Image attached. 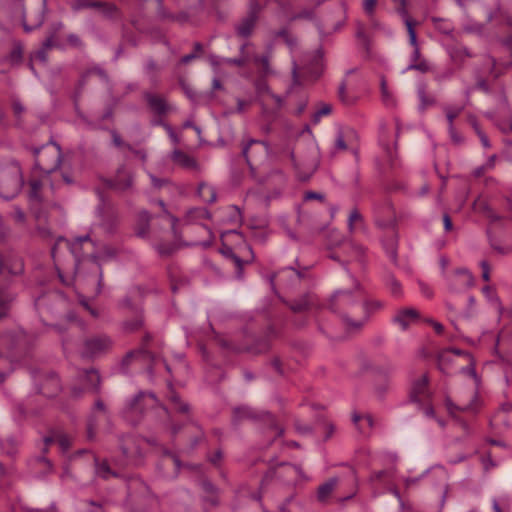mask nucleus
<instances>
[{"mask_svg": "<svg viewBox=\"0 0 512 512\" xmlns=\"http://www.w3.org/2000/svg\"><path fill=\"white\" fill-rule=\"evenodd\" d=\"M275 37H280L284 40V42L286 43V45L290 48V49H293L296 45H297V39L296 37H294L289 31L287 28H282L280 29L279 31L275 32L274 34Z\"/></svg>", "mask_w": 512, "mask_h": 512, "instance_id": "59", "label": "nucleus"}, {"mask_svg": "<svg viewBox=\"0 0 512 512\" xmlns=\"http://www.w3.org/2000/svg\"><path fill=\"white\" fill-rule=\"evenodd\" d=\"M276 336L275 329L268 327L266 335L263 338H255L252 335L245 333L244 341L237 342L236 340H229L224 336L217 335L215 340L217 344L224 350L233 353H253L260 354L265 353L270 349V337Z\"/></svg>", "mask_w": 512, "mask_h": 512, "instance_id": "3", "label": "nucleus"}, {"mask_svg": "<svg viewBox=\"0 0 512 512\" xmlns=\"http://www.w3.org/2000/svg\"><path fill=\"white\" fill-rule=\"evenodd\" d=\"M429 378L427 374H423L420 378L413 381L410 390V400L415 403H420L425 397L428 396Z\"/></svg>", "mask_w": 512, "mask_h": 512, "instance_id": "28", "label": "nucleus"}, {"mask_svg": "<svg viewBox=\"0 0 512 512\" xmlns=\"http://www.w3.org/2000/svg\"><path fill=\"white\" fill-rule=\"evenodd\" d=\"M170 159L172 162L177 164L178 166L188 169V170H198L199 164L197 160L185 153L180 149H174L170 154Z\"/></svg>", "mask_w": 512, "mask_h": 512, "instance_id": "30", "label": "nucleus"}, {"mask_svg": "<svg viewBox=\"0 0 512 512\" xmlns=\"http://www.w3.org/2000/svg\"><path fill=\"white\" fill-rule=\"evenodd\" d=\"M6 60L11 65H18L23 60V45L21 42H14L13 48L10 53L7 55Z\"/></svg>", "mask_w": 512, "mask_h": 512, "instance_id": "52", "label": "nucleus"}, {"mask_svg": "<svg viewBox=\"0 0 512 512\" xmlns=\"http://www.w3.org/2000/svg\"><path fill=\"white\" fill-rule=\"evenodd\" d=\"M95 471L96 474L104 480H108L111 477H118V473L110 468L106 460L99 461L95 459Z\"/></svg>", "mask_w": 512, "mask_h": 512, "instance_id": "47", "label": "nucleus"}, {"mask_svg": "<svg viewBox=\"0 0 512 512\" xmlns=\"http://www.w3.org/2000/svg\"><path fill=\"white\" fill-rule=\"evenodd\" d=\"M145 319L142 312H139L132 319L124 320L121 324L125 333H135L143 329Z\"/></svg>", "mask_w": 512, "mask_h": 512, "instance_id": "40", "label": "nucleus"}, {"mask_svg": "<svg viewBox=\"0 0 512 512\" xmlns=\"http://www.w3.org/2000/svg\"><path fill=\"white\" fill-rule=\"evenodd\" d=\"M449 56L453 62L463 65L466 58H472L474 55L465 46H454L448 50Z\"/></svg>", "mask_w": 512, "mask_h": 512, "instance_id": "44", "label": "nucleus"}, {"mask_svg": "<svg viewBox=\"0 0 512 512\" xmlns=\"http://www.w3.org/2000/svg\"><path fill=\"white\" fill-rule=\"evenodd\" d=\"M113 347V340L107 334H99L88 337L84 340L81 356L92 359L107 353Z\"/></svg>", "mask_w": 512, "mask_h": 512, "instance_id": "11", "label": "nucleus"}, {"mask_svg": "<svg viewBox=\"0 0 512 512\" xmlns=\"http://www.w3.org/2000/svg\"><path fill=\"white\" fill-rule=\"evenodd\" d=\"M493 512H511L512 511V498L508 494H502L498 497H493L491 500Z\"/></svg>", "mask_w": 512, "mask_h": 512, "instance_id": "43", "label": "nucleus"}, {"mask_svg": "<svg viewBox=\"0 0 512 512\" xmlns=\"http://www.w3.org/2000/svg\"><path fill=\"white\" fill-rule=\"evenodd\" d=\"M277 483L283 486H294L297 484L296 465L289 462H280L271 466L263 475L260 483V490L268 485Z\"/></svg>", "mask_w": 512, "mask_h": 512, "instance_id": "6", "label": "nucleus"}, {"mask_svg": "<svg viewBox=\"0 0 512 512\" xmlns=\"http://www.w3.org/2000/svg\"><path fill=\"white\" fill-rule=\"evenodd\" d=\"M202 52H203V45H202L200 42H195V43H194V46H193V52H191V53H189V54L184 55V56L180 59V63H182V64H188V63H190L192 60H194V59L198 58Z\"/></svg>", "mask_w": 512, "mask_h": 512, "instance_id": "61", "label": "nucleus"}, {"mask_svg": "<svg viewBox=\"0 0 512 512\" xmlns=\"http://www.w3.org/2000/svg\"><path fill=\"white\" fill-rule=\"evenodd\" d=\"M490 425L495 429L512 426V402L503 403L490 418Z\"/></svg>", "mask_w": 512, "mask_h": 512, "instance_id": "21", "label": "nucleus"}, {"mask_svg": "<svg viewBox=\"0 0 512 512\" xmlns=\"http://www.w3.org/2000/svg\"><path fill=\"white\" fill-rule=\"evenodd\" d=\"M244 253H247V258L243 260L240 256L232 253L231 259L233 260L235 266H236V276L237 278H242L243 276V266L245 263H251L254 260V252L251 248V246L247 245L244 250Z\"/></svg>", "mask_w": 512, "mask_h": 512, "instance_id": "42", "label": "nucleus"}, {"mask_svg": "<svg viewBox=\"0 0 512 512\" xmlns=\"http://www.w3.org/2000/svg\"><path fill=\"white\" fill-rule=\"evenodd\" d=\"M473 207L476 211L482 213L490 223L502 222L503 220V217L497 214L490 204L484 199H476L473 203Z\"/></svg>", "mask_w": 512, "mask_h": 512, "instance_id": "33", "label": "nucleus"}, {"mask_svg": "<svg viewBox=\"0 0 512 512\" xmlns=\"http://www.w3.org/2000/svg\"><path fill=\"white\" fill-rule=\"evenodd\" d=\"M487 236L491 248L498 254L508 255L512 253V233L509 236L500 239L499 237L494 235L490 229H488Z\"/></svg>", "mask_w": 512, "mask_h": 512, "instance_id": "27", "label": "nucleus"}, {"mask_svg": "<svg viewBox=\"0 0 512 512\" xmlns=\"http://www.w3.org/2000/svg\"><path fill=\"white\" fill-rule=\"evenodd\" d=\"M493 121L502 133L509 134L512 132V114L508 109L497 115Z\"/></svg>", "mask_w": 512, "mask_h": 512, "instance_id": "41", "label": "nucleus"}, {"mask_svg": "<svg viewBox=\"0 0 512 512\" xmlns=\"http://www.w3.org/2000/svg\"><path fill=\"white\" fill-rule=\"evenodd\" d=\"M153 338V334L146 331L141 339L139 348L127 352L123 357L121 361V368L127 371L133 360H142L143 362L150 363L148 372L152 375L154 373L153 363L156 360V354L150 351L148 347Z\"/></svg>", "mask_w": 512, "mask_h": 512, "instance_id": "8", "label": "nucleus"}, {"mask_svg": "<svg viewBox=\"0 0 512 512\" xmlns=\"http://www.w3.org/2000/svg\"><path fill=\"white\" fill-rule=\"evenodd\" d=\"M201 487L203 491L208 494L204 500L210 503L212 506H216L219 503L218 500V488L209 480H203L201 482Z\"/></svg>", "mask_w": 512, "mask_h": 512, "instance_id": "45", "label": "nucleus"}, {"mask_svg": "<svg viewBox=\"0 0 512 512\" xmlns=\"http://www.w3.org/2000/svg\"><path fill=\"white\" fill-rule=\"evenodd\" d=\"M243 420H263L273 422V415L267 411H257L249 406H239L233 409V423L237 424Z\"/></svg>", "mask_w": 512, "mask_h": 512, "instance_id": "16", "label": "nucleus"}, {"mask_svg": "<svg viewBox=\"0 0 512 512\" xmlns=\"http://www.w3.org/2000/svg\"><path fill=\"white\" fill-rule=\"evenodd\" d=\"M16 296L10 284H0V319L8 316Z\"/></svg>", "mask_w": 512, "mask_h": 512, "instance_id": "25", "label": "nucleus"}, {"mask_svg": "<svg viewBox=\"0 0 512 512\" xmlns=\"http://www.w3.org/2000/svg\"><path fill=\"white\" fill-rule=\"evenodd\" d=\"M66 304L64 295L58 291H50L39 296L34 306L39 315L42 317L44 313L54 314L62 309Z\"/></svg>", "mask_w": 512, "mask_h": 512, "instance_id": "13", "label": "nucleus"}, {"mask_svg": "<svg viewBox=\"0 0 512 512\" xmlns=\"http://www.w3.org/2000/svg\"><path fill=\"white\" fill-rule=\"evenodd\" d=\"M99 11L104 17L109 19L116 17L119 12L117 6L109 2H104Z\"/></svg>", "mask_w": 512, "mask_h": 512, "instance_id": "63", "label": "nucleus"}, {"mask_svg": "<svg viewBox=\"0 0 512 512\" xmlns=\"http://www.w3.org/2000/svg\"><path fill=\"white\" fill-rule=\"evenodd\" d=\"M145 73L148 76L151 84L153 86H158L159 84V76L158 73L160 71V68L156 61L152 58L148 59L145 67H144Z\"/></svg>", "mask_w": 512, "mask_h": 512, "instance_id": "49", "label": "nucleus"}, {"mask_svg": "<svg viewBox=\"0 0 512 512\" xmlns=\"http://www.w3.org/2000/svg\"><path fill=\"white\" fill-rule=\"evenodd\" d=\"M383 247L387 257L394 263L397 264L398 253L397 247L394 240H389L383 243Z\"/></svg>", "mask_w": 512, "mask_h": 512, "instance_id": "60", "label": "nucleus"}, {"mask_svg": "<svg viewBox=\"0 0 512 512\" xmlns=\"http://www.w3.org/2000/svg\"><path fill=\"white\" fill-rule=\"evenodd\" d=\"M30 191H29V201L31 205L40 204L42 201L40 191L42 188V182L38 179H33L29 182Z\"/></svg>", "mask_w": 512, "mask_h": 512, "instance_id": "53", "label": "nucleus"}, {"mask_svg": "<svg viewBox=\"0 0 512 512\" xmlns=\"http://www.w3.org/2000/svg\"><path fill=\"white\" fill-rule=\"evenodd\" d=\"M210 211L204 207H195L187 211L184 221L186 224H198L202 219H211Z\"/></svg>", "mask_w": 512, "mask_h": 512, "instance_id": "38", "label": "nucleus"}, {"mask_svg": "<svg viewBox=\"0 0 512 512\" xmlns=\"http://www.w3.org/2000/svg\"><path fill=\"white\" fill-rule=\"evenodd\" d=\"M80 512H104V509L100 503L86 500L83 501V508Z\"/></svg>", "mask_w": 512, "mask_h": 512, "instance_id": "64", "label": "nucleus"}, {"mask_svg": "<svg viewBox=\"0 0 512 512\" xmlns=\"http://www.w3.org/2000/svg\"><path fill=\"white\" fill-rule=\"evenodd\" d=\"M291 160L302 181L308 180L317 170L319 164L318 157L314 150L309 157L305 158L299 157L294 152H291Z\"/></svg>", "mask_w": 512, "mask_h": 512, "instance_id": "14", "label": "nucleus"}, {"mask_svg": "<svg viewBox=\"0 0 512 512\" xmlns=\"http://www.w3.org/2000/svg\"><path fill=\"white\" fill-rule=\"evenodd\" d=\"M43 441L44 453H47L48 447L53 443H57L63 453H66L70 449L72 444V438L68 434H66L62 428L59 427L51 428L48 431V434L44 436Z\"/></svg>", "mask_w": 512, "mask_h": 512, "instance_id": "18", "label": "nucleus"}, {"mask_svg": "<svg viewBox=\"0 0 512 512\" xmlns=\"http://www.w3.org/2000/svg\"><path fill=\"white\" fill-rule=\"evenodd\" d=\"M294 313L310 311L317 306V297L314 294H304L290 302H286Z\"/></svg>", "mask_w": 512, "mask_h": 512, "instance_id": "26", "label": "nucleus"}, {"mask_svg": "<svg viewBox=\"0 0 512 512\" xmlns=\"http://www.w3.org/2000/svg\"><path fill=\"white\" fill-rule=\"evenodd\" d=\"M91 75H97L99 76L101 79L107 81L108 80V75H107V72L101 68L100 66L98 65H95L89 69H87L81 76V80H80V85L81 86H84L87 79L91 76Z\"/></svg>", "mask_w": 512, "mask_h": 512, "instance_id": "57", "label": "nucleus"}, {"mask_svg": "<svg viewBox=\"0 0 512 512\" xmlns=\"http://www.w3.org/2000/svg\"><path fill=\"white\" fill-rule=\"evenodd\" d=\"M107 185L120 192L127 191L133 185V174L125 166H121L115 176L107 181Z\"/></svg>", "mask_w": 512, "mask_h": 512, "instance_id": "22", "label": "nucleus"}, {"mask_svg": "<svg viewBox=\"0 0 512 512\" xmlns=\"http://www.w3.org/2000/svg\"><path fill=\"white\" fill-rule=\"evenodd\" d=\"M158 405L159 400L155 393L139 391L126 401L121 414L125 421L131 425H137L149 409Z\"/></svg>", "mask_w": 512, "mask_h": 512, "instance_id": "4", "label": "nucleus"}, {"mask_svg": "<svg viewBox=\"0 0 512 512\" xmlns=\"http://www.w3.org/2000/svg\"><path fill=\"white\" fill-rule=\"evenodd\" d=\"M97 213L101 221V227L108 233L114 232L117 226V214L115 209L106 204L103 198H101V203L97 207Z\"/></svg>", "mask_w": 512, "mask_h": 512, "instance_id": "19", "label": "nucleus"}, {"mask_svg": "<svg viewBox=\"0 0 512 512\" xmlns=\"http://www.w3.org/2000/svg\"><path fill=\"white\" fill-rule=\"evenodd\" d=\"M463 109V106H447L444 108L448 125H454V120L460 115Z\"/></svg>", "mask_w": 512, "mask_h": 512, "instance_id": "62", "label": "nucleus"}, {"mask_svg": "<svg viewBox=\"0 0 512 512\" xmlns=\"http://www.w3.org/2000/svg\"><path fill=\"white\" fill-rule=\"evenodd\" d=\"M4 268V273L18 276L24 272V263L17 255H9L7 258H4Z\"/></svg>", "mask_w": 512, "mask_h": 512, "instance_id": "36", "label": "nucleus"}, {"mask_svg": "<svg viewBox=\"0 0 512 512\" xmlns=\"http://www.w3.org/2000/svg\"><path fill=\"white\" fill-rule=\"evenodd\" d=\"M33 153L35 157V168L45 174L56 171L61 165L62 152L56 142H52L51 145L47 144L39 148H34Z\"/></svg>", "mask_w": 512, "mask_h": 512, "instance_id": "7", "label": "nucleus"}, {"mask_svg": "<svg viewBox=\"0 0 512 512\" xmlns=\"http://www.w3.org/2000/svg\"><path fill=\"white\" fill-rule=\"evenodd\" d=\"M431 21L434 24L435 29L442 34L451 35L454 31V26L449 20L439 17H432Z\"/></svg>", "mask_w": 512, "mask_h": 512, "instance_id": "54", "label": "nucleus"}, {"mask_svg": "<svg viewBox=\"0 0 512 512\" xmlns=\"http://www.w3.org/2000/svg\"><path fill=\"white\" fill-rule=\"evenodd\" d=\"M45 6H46V1L42 0V10L40 12H38L36 21L32 25L27 23L26 14L24 13L22 24H23V29L25 32H27V33L32 32L33 30L39 28L43 24Z\"/></svg>", "mask_w": 512, "mask_h": 512, "instance_id": "55", "label": "nucleus"}, {"mask_svg": "<svg viewBox=\"0 0 512 512\" xmlns=\"http://www.w3.org/2000/svg\"><path fill=\"white\" fill-rule=\"evenodd\" d=\"M385 286L392 296L399 298L402 295V285L393 274L385 276Z\"/></svg>", "mask_w": 512, "mask_h": 512, "instance_id": "51", "label": "nucleus"}, {"mask_svg": "<svg viewBox=\"0 0 512 512\" xmlns=\"http://www.w3.org/2000/svg\"><path fill=\"white\" fill-rule=\"evenodd\" d=\"M198 195L207 203H214L217 199V192L213 186L200 183L197 189Z\"/></svg>", "mask_w": 512, "mask_h": 512, "instance_id": "48", "label": "nucleus"}, {"mask_svg": "<svg viewBox=\"0 0 512 512\" xmlns=\"http://www.w3.org/2000/svg\"><path fill=\"white\" fill-rule=\"evenodd\" d=\"M54 46V34H51L42 43V46L34 53V58L41 63H47L48 51Z\"/></svg>", "mask_w": 512, "mask_h": 512, "instance_id": "46", "label": "nucleus"}, {"mask_svg": "<svg viewBox=\"0 0 512 512\" xmlns=\"http://www.w3.org/2000/svg\"><path fill=\"white\" fill-rule=\"evenodd\" d=\"M19 443L16 438L8 437L0 441V448L5 454L14 456L18 451Z\"/></svg>", "mask_w": 512, "mask_h": 512, "instance_id": "56", "label": "nucleus"}, {"mask_svg": "<svg viewBox=\"0 0 512 512\" xmlns=\"http://www.w3.org/2000/svg\"><path fill=\"white\" fill-rule=\"evenodd\" d=\"M443 279L448 292L453 294L463 293L474 284L472 273L464 267L456 268L450 273H443Z\"/></svg>", "mask_w": 512, "mask_h": 512, "instance_id": "10", "label": "nucleus"}, {"mask_svg": "<svg viewBox=\"0 0 512 512\" xmlns=\"http://www.w3.org/2000/svg\"><path fill=\"white\" fill-rule=\"evenodd\" d=\"M382 306L383 304L380 301H362L360 299V306L357 307L359 309L360 316L357 318L356 322L353 323L355 327L362 329L370 319L371 315L380 310Z\"/></svg>", "mask_w": 512, "mask_h": 512, "instance_id": "23", "label": "nucleus"}, {"mask_svg": "<svg viewBox=\"0 0 512 512\" xmlns=\"http://www.w3.org/2000/svg\"><path fill=\"white\" fill-rule=\"evenodd\" d=\"M151 125L163 127L166 130V132L168 133V136L173 141V143H175V144L179 143V141H180L179 137L177 136V134L175 133V131L173 130L171 125L166 123L163 119L153 118L151 120Z\"/></svg>", "mask_w": 512, "mask_h": 512, "instance_id": "58", "label": "nucleus"}, {"mask_svg": "<svg viewBox=\"0 0 512 512\" xmlns=\"http://www.w3.org/2000/svg\"><path fill=\"white\" fill-rule=\"evenodd\" d=\"M31 376L35 382V388L38 394L51 398L58 395L61 391L60 379L54 372L40 374L36 371H31Z\"/></svg>", "mask_w": 512, "mask_h": 512, "instance_id": "12", "label": "nucleus"}, {"mask_svg": "<svg viewBox=\"0 0 512 512\" xmlns=\"http://www.w3.org/2000/svg\"><path fill=\"white\" fill-rule=\"evenodd\" d=\"M258 19L254 16L247 15L243 17L240 22L235 26L237 36L242 38H249L255 29Z\"/></svg>", "mask_w": 512, "mask_h": 512, "instance_id": "34", "label": "nucleus"}, {"mask_svg": "<svg viewBox=\"0 0 512 512\" xmlns=\"http://www.w3.org/2000/svg\"><path fill=\"white\" fill-rule=\"evenodd\" d=\"M477 400H478V394H477V392H473V394L471 396V400L468 404L460 406V405L454 404L450 399H447L446 405L451 414H453L455 411L476 413L478 411V408L476 406Z\"/></svg>", "mask_w": 512, "mask_h": 512, "instance_id": "39", "label": "nucleus"}, {"mask_svg": "<svg viewBox=\"0 0 512 512\" xmlns=\"http://www.w3.org/2000/svg\"><path fill=\"white\" fill-rule=\"evenodd\" d=\"M357 132L350 127L339 128L336 132L334 140V151H345L351 149L353 153H357V148L354 144L357 143Z\"/></svg>", "mask_w": 512, "mask_h": 512, "instance_id": "15", "label": "nucleus"}, {"mask_svg": "<svg viewBox=\"0 0 512 512\" xmlns=\"http://www.w3.org/2000/svg\"><path fill=\"white\" fill-rule=\"evenodd\" d=\"M417 95L420 100V105H419L420 110H425L428 106L433 105L435 102L434 98L427 94V87H426V84H424V83H421L418 85Z\"/></svg>", "mask_w": 512, "mask_h": 512, "instance_id": "50", "label": "nucleus"}, {"mask_svg": "<svg viewBox=\"0 0 512 512\" xmlns=\"http://www.w3.org/2000/svg\"><path fill=\"white\" fill-rule=\"evenodd\" d=\"M24 184L21 167L18 163H10L0 168V197L4 200L14 199Z\"/></svg>", "mask_w": 512, "mask_h": 512, "instance_id": "5", "label": "nucleus"}, {"mask_svg": "<svg viewBox=\"0 0 512 512\" xmlns=\"http://www.w3.org/2000/svg\"><path fill=\"white\" fill-rule=\"evenodd\" d=\"M419 318V313L413 308L400 310L393 318V322L398 324L402 330L408 329L412 322Z\"/></svg>", "mask_w": 512, "mask_h": 512, "instance_id": "32", "label": "nucleus"}, {"mask_svg": "<svg viewBox=\"0 0 512 512\" xmlns=\"http://www.w3.org/2000/svg\"><path fill=\"white\" fill-rule=\"evenodd\" d=\"M355 290L360 288V284L355 281ZM360 297L356 295V291L352 290H337L330 298L329 308L337 314L345 324V327L349 331L360 330L356 328L353 323L356 322L360 316L359 309Z\"/></svg>", "mask_w": 512, "mask_h": 512, "instance_id": "2", "label": "nucleus"}, {"mask_svg": "<svg viewBox=\"0 0 512 512\" xmlns=\"http://www.w3.org/2000/svg\"><path fill=\"white\" fill-rule=\"evenodd\" d=\"M375 223L380 228L393 226L395 221V211L390 201H385L382 205L374 208Z\"/></svg>", "mask_w": 512, "mask_h": 512, "instance_id": "20", "label": "nucleus"}, {"mask_svg": "<svg viewBox=\"0 0 512 512\" xmlns=\"http://www.w3.org/2000/svg\"><path fill=\"white\" fill-rule=\"evenodd\" d=\"M168 389L167 399L173 405V408L178 413L188 414L190 411V405L181 400L179 394L174 390L171 382L168 383Z\"/></svg>", "mask_w": 512, "mask_h": 512, "instance_id": "35", "label": "nucleus"}, {"mask_svg": "<svg viewBox=\"0 0 512 512\" xmlns=\"http://www.w3.org/2000/svg\"><path fill=\"white\" fill-rule=\"evenodd\" d=\"M70 252L75 259V279L79 282H87L94 286L93 290L96 295L102 291L103 270L99 260L107 261L114 259L119 254V249L106 245L102 248L99 255L94 253L83 255L82 245L90 243L95 247V242L89 234L79 236L73 241H66Z\"/></svg>", "mask_w": 512, "mask_h": 512, "instance_id": "1", "label": "nucleus"}, {"mask_svg": "<svg viewBox=\"0 0 512 512\" xmlns=\"http://www.w3.org/2000/svg\"><path fill=\"white\" fill-rule=\"evenodd\" d=\"M143 97L149 110L154 115V118L163 119V117L170 112L171 106L164 96L151 92H144Z\"/></svg>", "mask_w": 512, "mask_h": 512, "instance_id": "17", "label": "nucleus"}, {"mask_svg": "<svg viewBox=\"0 0 512 512\" xmlns=\"http://www.w3.org/2000/svg\"><path fill=\"white\" fill-rule=\"evenodd\" d=\"M82 383L85 386V390L93 393H99L101 388V377L99 372L94 369H85L80 374Z\"/></svg>", "mask_w": 512, "mask_h": 512, "instance_id": "29", "label": "nucleus"}, {"mask_svg": "<svg viewBox=\"0 0 512 512\" xmlns=\"http://www.w3.org/2000/svg\"><path fill=\"white\" fill-rule=\"evenodd\" d=\"M337 484H338L337 477H331L326 482L321 484L317 489V500L320 503H327L329 497L331 496L332 492L336 488Z\"/></svg>", "mask_w": 512, "mask_h": 512, "instance_id": "37", "label": "nucleus"}, {"mask_svg": "<svg viewBox=\"0 0 512 512\" xmlns=\"http://www.w3.org/2000/svg\"><path fill=\"white\" fill-rule=\"evenodd\" d=\"M395 2L399 3V6L397 7V13L401 16L403 19L407 33L409 36V41L412 43H415V24L416 22L413 20V18L410 17L408 10H407V0H394Z\"/></svg>", "mask_w": 512, "mask_h": 512, "instance_id": "31", "label": "nucleus"}, {"mask_svg": "<svg viewBox=\"0 0 512 512\" xmlns=\"http://www.w3.org/2000/svg\"><path fill=\"white\" fill-rule=\"evenodd\" d=\"M269 144L266 141L249 139L242 148V155L246 163L251 167L252 161L255 160L256 154L267 152Z\"/></svg>", "mask_w": 512, "mask_h": 512, "instance_id": "24", "label": "nucleus"}, {"mask_svg": "<svg viewBox=\"0 0 512 512\" xmlns=\"http://www.w3.org/2000/svg\"><path fill=\"white\" fill-rule=\"evenodd\" d=\"M146 442L152 446H158L154 438H142L138 436L128 435L121 438V451L128 463L140 465L144 458L141 449V443Z\"/></svg>", "mask_w": 512, "mask_h": 512, "instance_id": "9", "label": "nucleus"}]
</instances>
